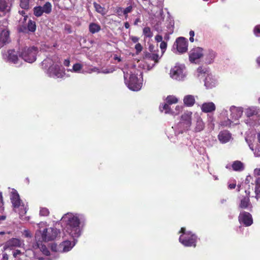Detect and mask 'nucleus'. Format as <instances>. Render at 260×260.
Listing matches in <instances>:
<instances>
[{"mask_svg":"<svg viewBox=\"0 0 260 260\" xmlns=\"http://www.w3.org/2000/svg\"><path fill=\"white\" fill-rule=\"evenodd\" d=\"M62 219L66 223V232L73 238L79 237L81 230L78 217L72 213H68L63 216Z\"/></svg>","mask_w":260,"mask_h":260,"instance_id":"obj_1","label":"nucleus"},{"mask_svg":"<svg viewBox=\"0 0 260 260\" xmlns=\"http://www.w3.org/2000/svg\"><path fill=\"white\" fill-rule=\"evenodd\" d=\"M58 231L56 228H49L44 229L42 231L39 230L36 234V240L39 242H48L54 240L57 237Z\"/></svg>","mask_w":260,"mask_h":260,"instance_id":"obj_2","label":"nucleus"},{"mask_svg":"<svg viewBox=\"0 0 260 260\" xmlns=\"http://www.w3.org/2000/svg\"><path fill=\"white\" fill-rule=\"evenodd\" d=\"M38 52V49L36 47H25L19 49L18 54L24 61L32 63L36 60Z\"/></svg>","mask_w":260,"mask_h":260,"instance_id":"obj_3","label":"nucleus"},{"mask_svg":"<svg viewBox=\"0 0 260 260\" xmlns=\"http://www.w3.org/2000/svg\"><path fill=\"white\" fill-rule=\"evenodd\" d=\"M11 201L15 212H18L22 216L25 214L26 207L20 199V196L16 191L12 192Z\"/></svg>","mask_w":260,"mask_h":260,"instance_id":"obj_4","label":"nucleus"},{"mask_svg":"<svg viewBox=\"0 0 260 260\" xmlns=\"http://www.w3.org/2000/svg\"><path fill=\"white\" fill-rule=\"evenodd\" d=\"M197 236L196 234L191 232H187L184 235H181L179 240V242L185 247H193L197 246Z\"/></svg>","mask_w":260,"mask_h":260,"instance_id":"obj_5","label":"nucleus"},{"mask_svg":"<svg viewBox=\"0 0 260 260\" xmlns=\"http://www.w3.org/2000/svg\"><path fill=\"white\" fill-rule=\"evenodd\" d=\"M251 191L249 186L244 190V194H240L238 197L239 204L238 207L242 209H246L252 208V204L250 201Z\"/></svg>","mask_w":260,"mask_h":260,"instance_id":"obj_6","label":"nucleus"},{"mask_svg":"<svg viewBox=\"0 0 260 260\" xmlns=\"http://www.w3.org/2000/svg\"><path fill=\"white\" fill-rule=\"evenodd\" d=\"M176 47L177 50L180 53L186 52L188 49L187 40L182 37H180L176 39L174 44V47Z\"/></svg>","mask_w":260,"mask_h":260,"instance_id":"obj_7","label":"nucleus"},{"mask_svg":"<svg viewBox=\"0 0 260 260\" xmlns=\"http://www.w3.org/2000/svg\"><path fill=\"white\" fill-rule=\"evenodd\" d=\"M48 72L50 76L57 78H62L65 75L64 69H61L60 66L57 64L51 66L48 69Z\"/></svg>","mask_w":260,"mask_h":260,"instance_id":"obj_8","label":"nucleus"},{"mask_svg":"<svg viewBox=\"0 0 260 260\" xmlns=\"http://www.w3.org/2000/svg\"><path fill=\"white\" fill-rule=\"evenodd\" d=\"M126 83L128 87L133 91L140 90L142 86V83L140 82L137 76L135 74H131L129 76V80Z\"/></svg>","mask_w":260,"mask_h":260,"instance_id":"obj_9","label":"nucleus"},{"mask_svg":"<svg viewBox=\"0 0 260 260\" xmlns=\"http://www.w3.org/2000/svg\"><path fill=\"white\" fill-rule=\"evenodd\" d=\"M238 220L240 223L245 226H249L253 223L252 215L247 212H241L238 216Z\"/></svg>","mask_w":260,"mask_h":260,"instance_id":"obj_10","label":"nucleus"},{"mask_svg":"<svg viewBox=\"0 0 260 260\" xmlns=\"http://www.w3.org/2000/svg\"><path fill=\"white\" fill-rule=\"evenodd\" d=\"M23 245V240L18 238H12L6 242L4 248L5 250L8 249L12 250L17 247H21Z\"/></svg>","mask_w":260,"mask_h":260,"instance_id":"obj_11","label":"nucleus"},{"mask_svg":"<svg viewBox=\"0 0 260 260\" xmlns=\"http://www.w3.org/2000/svg\"><path fill=\"white\" fill-rule=\"evenodd\" d=\"M203 56V49L197 47L190 50L189 53V59L191 62H194L197 59H200Z\"/></svg>","mask_w":260,"mask_h":260,"instance_id":"obj_12","label":"nucleus"},{"mask_svg":"<svg viewBox=\"0 0 260 260\" xmlns=\"http://www.w3.org/2000/svg\"><path fill=\"white\" fill-rule=\"evenodd\" d=\"M192 114L190 111H186L181 116L180 123L186 130H188L191 125Z\"/></svg>","mask_w":260,"mask_h":260,"instance_id":"obj_13","label":"nucleus"},{"mask_svg":"<svg viewBox=\"0 0 260 260\" xmlns=\"http://www.w3.org/2000/svg\"><path fill=\"white\" fill-rule=\"evenodd\" d=\"M245 114L247 117H255L258 120H260V109L256 107L247 108Z\"/></svg>","mask_w":260,"mask_h":260,"instance_id":"obj_14","label":"nucleus"},{"mask_svg":"<svg viewBox=\"0 0 260 260\" xmlns=\"http://www.w3.org/2000/svg\"><path fill=\"white\" fill-rule=\"evenodd\" d=\"M9 0H0V17H3L10 12L11 5Z\"/></svg>","mask_w":260,"mask_h":260,"instance_id":"obj_15","label":"nucleus"},{"mask_svg":"<svg viewBox=\"0 0 260 260\" xmlns=\"http://www.w3.org/2000/svg\"><path fill=\"white\" fill-rule=\"evenodd\" d=\"M9 35V31L6 29H3L0 32V48L9 43L10 40Z\"/></svg>","mask_w":260,"mask_h":260,"instance_id":"obj_16","label":"nucleus"},{"mask_svg":"<svg viewBox=\"0 0 260 260\" xmlns=\"http://www.w3.org/2000/svg\"><path fill=\"white\" fill-rule=\"evenodd\" d=\"M231 116L232 119L237 120L240 118L242 115L243 111L240 108L235 106H232L230 108Z\"/></svg>","mask_w":260,"mask_h":260,"instance_id":"obj_17","label":"nucleus"},{"mask_svg":"<svg viewBox=\"0 0 260 260\" xmlns=\"http://www.w3.org/2000/svg\"><path fill=\"white\" fill-rule=\"evenodd\" d=\"M216 106L213 102L204 103L202 105L201 110L204 113H211L214 111Z\"/></svg>","mask_w":260,"mask_h":260,"instance_id":"obj_18","label":"nucleus"},{"mask_svg":"<svg viewBox=\"0 0 260 260\" xmlns=\"http://www.w3.org/2000/svg\"><path fill=\"white\" fill-rule=\"evenodd\" d=\"M218 138L221 143H225L229 141L231 138V135L228 131H221L219 133Z\"/></svg>","mask_w":260,"mask_h":260,"instance_id":"obj_19","label":"nucleus"},{"mask_svg":"<svg viewBox=\"0 0 260 260\" xmlns=\"http://www.w3.org/2000/svg\"><path fill=\"white\" fill-rule=\"evenodd\" d=\"M195 99L192 95H187L184 97L183 103L186 107H192L195 103Z\"/></svg>","mask_w":260,"mask_h":260,"instance_id":"obj_20","label":"nucleus"},{"mask_svg":"<svg viewBox=\"0 0 260 260\" xmlns=\"http://www.w3.org/2000/svg\"><path fill=\"white\" fill-rule=\"evenodd\" d=\"M217 53L212 49H209L206 55V59L208 63H212L216 57Z\"/></svg>","mask_w":260,"mask_h":260,"instance_id":"obj_21","label":"nucleus"},{"mask_svg":"<svg viewBox=\"0 0 260 260\" xmlns=\"http://www.w3.org/2000/svg\"><path fill=\"white\" fill-rule=\"evenodd\" d=\"M88 29L90 33L94 34L99 32L101 29V27L99 24L92 22L89 24Z\"/></svg>","mask_w":260,"mask_h":260,"instance_id":"obj_22","label":"nucleus"},{"mask_svg":"<svg viewBox=\"0 0 260 260\" xmlns=\"http://www.w3.org/2000/svg\"><path fill=\"white\" fill-rule=\"evenodd\" d=\"M232 167L235 171H241L244 169L243 164L239 160L234 161L232 164Z\"/></svg>","mask_w":260,"mask_h":260,"instance_id":"obj_23","label":"nucleus"},{"mask_svg":"<svg viewBox=\"0 0 260 260\" xmlns=\"http://www.w3.org/2000/svg\"><path fill=\"white\" fill-rule=\"evenodd\" d=\"M59 248L62 249L63 252H67L70 251L72 248V244L71 242L69 241H65L62 242L60 245H59Z\"/></svg>","mask_w":260,"mask_h":260,"instance_id":"obj_24","label":"nucleus"},{"mask_svg":"<svg viewBox=\"0 0 260 260\" xmlns=\"http://www.w3.org/2000/svg\"><path fill=\"white\" fill-rule=\"evenodd\" d=\"M170 105H171L166 102V103L163 104L161 106L160 105L159 109L161 111V112H162L164 110H165V113L166 114H175V112L171 110Z\"/></svg>","mask_w":260,"mask_h":260,"instance_id":"obj_25","label":"nucleus"},{"mask_svg":"<svg viewBox=\"0 0 260 260\" xmlns=\"http://www.w3.org/2000/svg\"><path fill=\"white\" fill-rule=\"evenodd\" d=\"M8 58L10 61L14 63H17L18 60V55L15 54V51L13 50H9L8 51Z\"/></svg>","mask_w":260,"mask_h":260,"instance_id":"obj_26","label":"nucleus"},{"mask_svg":"<svg viewBox=\"0 0 260 260\" xmlns=\"http://www.w3.org/2000/svg\"><path fill=\"white\" fill-rule=\"evenodd\" d=\"M255 186V198L258 201L260 199V178H256Z\"/></svg>","mask_w":260,"mask_h":260,"instance_id":"obj_27","label":"nucleus"},{"mask_svg":"<svg viewBox=\"0 0 260 260\" xmlns=\"http://www.w3.org/2000/svg\"><path fill=\"white\" fill-rule=\"evenodd\" d=\"M205 85L208 88H211L214 86L215 82L209 76H208L205 79Z\"/></svg>","mask_w":260,"mask_h":260,"instance_id":"obj_28","label":"nucleus"},{"mask_svg":"<svg viewBox=\"0 0 260 260\" xmlns=\"http://www.w3.org/2000/svg\"><path fill=\"white\" fill-rule=\"evenodd\" d=\"M42 9L43 13L50 14L52 11V5L50 2H47L42 7Z\"/></svg>","mask_w":260,"mask_h":260,"instance_id":"obj_29","label":"nucleus"},{"mask_svg":"<svg viewBox=\"0 0 260 260\" xmlns=\"http://www.w3.org/2000/svg\"><path fill=\"white\" fill-rule=\"evenodd\" d=\"M93 5L95 11L98 13H100L102 15H104L106 14L105 8L102 7L100 4L96 3V2H94Z\"/></svg>","mask_w":260,"mask_h":260,"instance_id":"obj_30","label":"nucleus"},{"mask_svg":"<svg viewBox=\"0 0 260 260\" xmlns=\"http://www.w3.org/2000/svg\"><path fill=\"white\" fill-rule=\"evenodd\" d=\"M145 57L150 59L152 60H154L155 62H157L158 61L159 56L158 54L156 53H147L145 55Z\"/></svg>","mask_w":260,"mask_h":260,"instance_id":"obj_31","label":"nucleus"},{"mask_svg":"<svg viewBox=\"0 0 260 260\" xmlns=\"http://www.w3.org/2000/svg\"><path fill=\"white\" fill-rule=\"evenodd\" d=\"M27 29L29 31L35 32L36 30V22L31 20H29L27 23Z\"/></svg>","mask_w":260,"mask_h":260,"instance_id":"obj_32","label":"nucleus"},{"mask_svg":"<svg viewBox=\"0 0 260 260\" xmlns=\"http://www.w3.org/2000/svg\"><path fill=\"white\" fill-rule=\"evenodd\" d=\"M166 101L170 105H172L178 103V100L174 95H168L166 99Z\"/></svg>","mask_w":260,"mask_h":260,"instance_id":"obj_33","label":"nucleus"},{"mask_svg":"<svg viewBox=\"0 0 260 260\" xmlns=\"http://www.w3.org/2000/svg\"><path fill=\"white\" fill-rule=\"evenodd\" d=\"M43 12L42 11V7L41 6H37L35 7L34 8V14L37 16V17H40L43 14Z\"/></svg>","mask_w":260,"mask_h":260,"instance_id":"obj_34","label":"nucleus"},{"mask_svg":"<svg viewBox=\"0 0 260 260\" xmlns=\"http://www.w3.org/2000/svg\"><path fill=\"white\" fill-rule=\"evenodd\" d=\"M204 128V123L202 120H198L197 121L195 130L196 132H200Z\"/></svg>","mask_w":260,"mask_h":260,"instance_id":"obj_35","label":"nucleus"},{"mask_svg":"<svg viewBox=\"0 0 260 260\" xmlns=\"http://www.w3.org/2000/svg\"><path fill=\"white\" fill-rule=\"evenodd\" d=\"M143 35L147 38H151L153 36V33L151 31L149 27H145L143 29Z\"/></svg>","mask_w":260,"mask_h":260,"instance_id":"obj_36","label":"nucleus"},{"mask_svg":"<svg viewBox=\"0 0 260 260\" xmlns=\"http://www.w3.org/2000/svg\"><path fill=\"white\" fill-rule=\"evenodd\" d=\"M30 0H20V6L21 8L28 10L29 9V4Z\"/></svg>","mask_w":260,"mask_h":260,"instance_id":"obj_37","label":"nucleus"},{"mask_svg":"<svg viewBox=\"0 0 260 260\" xmlns=\"http://www.w3.org/2000/svg\"><path fill=\"white\" fill-rule=\"evenodd\" d=\"M50 214L48 209L45 207H42L40 210V215L42 216H48Z\"/></svg>","mask_w":260,"mask_h":260,"instance_id":"obj_38","label":"nucleus"},{"mask_svg":"<svg viewBox=\"0 0 260 260\" xmlns=\"http://www.w3.org/2000/svg\"><path fill=\"white\" fill-rule=\"evenodd\" d=\"M133 7L132 6H129L124 9L123 11V14L125 16V18L126 19L128 17V14L132 12Z\"/></svg>","mask_w":260,"mask_h":260,"instance_id":"obj_39","label":"nucleus"},{"mask_svg":"<svg viewBox=\"0 0 260 260\" xmlns=\"http://www.w3.org/2000/svg\"><path fill=\"white\" fill-rule=\"evenodd\" d=\"M22 235L25 238H32V234L28 230H25L22 233Z\"/></svg>","mask_w":260,"mask_h":260,"instance_id":"obj_40","label":"nucleus"},{"mask_svg":"<svg viewBox=\"0 0 260 260\" xmlns=\"http://www.w3.org/2000/svg\"><path fill=\"white\" fill-rule=\"evenodd\" d=\"M254 35L257 37L260 36V25L255 26L253 29Z\"/></svg>","mask_w":260,"mask_h":260,"instance_id":"obj_41","label":"nucleus"},{"mask_svg":"<svg viewBox=\"0 0 260 260\" xmlns=\"http://www.w3.org/2000/svg\"><path fill=\"white\" fill-rule=\"evenodd\" d=\"M82 68L80 63H77L73 65V70L75 72L79 71Z\"/></svg>","mask_w":260,"mask_h":260,"instance_id":"obj_42","label":"nucleus"},{"mask_svg":"<svg viewBox=\"0 0 260 260\" xmlns=\"http://www.w3.org/2000/svg\"><path fill=\"white\" fill-rule=\"evenodd\" d=\"M4 202L3 199L2 193L0 192V212L4 211Z\"/></svg>","mask_w":260,"mask_h":260,"instance_id":"obj_43","label":"nucleus"},{"mask_svg":"<svg viewBox=\"0 0 260 260\" xmlns=\"http://www.w3.org/2000/svg\"><path fill=\"white\" fill-rule=\"evenodd\" d=\"M167 47V42L163 41L161 42L160 44V48L162 50V52H164L165 50L166 49Z\"/></svg>","mask_w":260,"mask_h":260,"instance_id":"obj_44","label":"nucleus"},{"mask_svg":"<svg viewBox=\"0 0 260 260\" xmlns=\"http://www.w3.org/2000/svg\"><path fill=\"white\" fill-rule=\"evenodd\" d=\"M135 49L136 50L137 53H139L142 50L143 47L140 43H137L135 45Z\"/></svg>","mask_w":260,"mask_h":260,"instance_id":"obj_45","label":"nucleus"},{"mask_svg":"<svg viewBox=\"0 0 260 260\" xmlns=\"http://www.w3.org/2000/svg\"><path fill=\"white\" fill-rule=\"evenodd\" d=\"M18 255H21L23 256L24 255V254L22 253L20 250H16L13 252V255L14 257H17Z\"/></svg>","mask_w":260,"mask_h":260,"instance_id":"obj_46","label":"nucleus"},{"mask_svg":"<svg viewBox=\"0 0 260 260\" xmlns=\"http://www.w3.org/2000/svg\"><path fill=\"white\" fill-rule=\"evenodd\" d=\"M172 74L173 76H178L181 72V71L179 70L178 68H176V69H174L172 71Z\"/></svg>","mask_w":260,"mask_h":260,"instance_id":"obj_47","label":"nucleus"},{"mask_svg":"<svg viewBox=\"0 0 260 260\" xmlns=\"http://www.w3.org/2000/svg\"><path fill=\"white\" fill-rule=\"evenodd\" d=\"M189 36H190L189 41L191 42H193V41H194L193 37L194 36V32L193 30H191L189 31Z\"/></svg>","mask_w":260,"mask_h":260,"instance_id":"obj_48","label":"nucleus"},{"mask_svg":"<svg viewBox=\"0 0 260 260\" xmlns=\"http://www.w3.org/2000/svg\"><path fill=\"white\" fill-rule=\"evenodd\" d=\"M155 40L157 42H160L161 43V42H163V41H162V37L161 35H157L155 37Z\"/></svg>","mask_w":260,"mask_h":260,"instance_id":"obj_49","label":"nucleus"},{"mask_svg":"<svg viewBox=\"0 0 260 260\" xmlns=\"http://www.w3.org/2000/svg\"><path fill=\"white\" fill-rule=\"evenodd\" d=\"M123 8H121V7H118L117 8L116 10V13H117V14L119 15V16H121L122 13H123Z\"/></svg>","mask_w":260,"mask_h":260,"instance_id":"obj_50","label":"nucleus"},{"mask_svg":"<svg viewBox=\"0 0 260 260\" xmlns=\"http://www.w3.org/2000/svg\"><path fill=\"white\" fill-rule=\"evenodd\" d=\"M254 174L256 176V178H260V168L258 169H255L254 170Z\"/></svg>","mask_w":260,"mask_h":260,"instance_id":"obj_51","label":"nucleus"},{"mask_svg":"<svg viewBox=\"0 0 260 260\" xmlns=\"http://www.w3.org/2000/svg\"><path fill=\"white\" fill-rule=\"evenodd\" d=\"M236 186V182H233L232 183H230L228 185V187L230 189H234Z\"/></svg>","mask_w":260,"mask_h":260,"instance_id":"obj_52","label":"nucleus"},{"mask_svg":"<svg viewBox=\"0 0 260 260\" xmlns=\"http://www.w3.org/2000/svg\"><path fill=\"white\" fill-rule=\"evenodd\" d=\"M63 64L66 67H69L70 64V61L69 59H65L63 61Z\"/></svg>","mask_w":260,"mask_h":260,"instance_id":"obj_53","label":"nucleus"},{"mask_svg":"<svg viewBox=\"0 0 260 260\" xmlns=\"http://www.w3.org/2000/svg\"><path fill=\"white\" fill-rule=\"evenodd\" d=\"M131 40L134 43H136L138 42L139 38L137 37L133 36L131 38Z\"/></svg>","mask_w":260,"mask_h":260,"instance_id":"obj_54","label":"nucleus"},{"mask_svg":"<svg viewBox=\"0 0 260 260\" xmlns=\"http://www.w3.org/2000/svg\"><path fill=\"white\" fill-rule=\"evenodd\" d=\"M19 13L21 15H22L24 17V20H25L26 19V18H27V16L26 15H25V12L24 10H22V11H19Z\"/></svg>","mask_w":260,"mask_h":260,"instance_id":"obj_55","label":"nucleus"},{"mask_svg":"<svg viewBox=\"0 0 260 260\" xmlns=\"http://www.w3.org/2000/svg\"><path fill=\"white\" fill-rule=\"evenodd\" d=\"M8 255L6 253H3L2 260H8Z\"/></svg>","mask_w":260,"mask_h":260,"instance_id":"obj_56","label":"nucleus"},{"mask_svg":"<svg viewBox=\"0 0 260 260\" xmlns=\"http://www.w3.org/2000/svg\"><path fill=\"white\" fill-rule=\"evenodd\" d=\"M187 232H186V229L185 228H181L180 231H179V233H182V235H184L185 234H186Z\"/></svg>","mask_w":260,"mask_h":260,"instance_id":"obj_57","label":"nucleus"},{"mask_svg":"<svg viewBox=\"0 0 260 260\" xmlns=\"http://www.w3.org/2000/svg\"><path fill=\"white\" fill-rule=\"evenodd\" d=\"M182 109V107L181 106H177L176 107V110L177 111V112L175 113V114H177L180 111H181Z\"/></svg>","mask_w":260,"mask_h":260,"instance_id":"obj_58","label":"nucleus"},{"mask_svg":"<svg viewBox=\"0 0 260 260\" xmlns=\"http://www.w3.org/2000/svg\"><path fill=\"white\" fill-rule=\"evenodd\" d=\"M207 70L206 69L205 70V71H204V70L202 69V67H199L198 69V72H199L200 73H205L207 72Z\"/></svg>","mask_w":260,"mask_h":260,"instance_id":"obj_59","label":"nucleus"},{"mask_svg":"<svg viewBox=\"0 0 260 260\" xmlns=\"http://www.w3.org/2000/svg\"><path fill=\"white\" fill-rule=\"evenodd\" d=\"M141 22L140 18H137V19H135V20L134 22V24L135 25H137L138 24V22Z\"/></svg>","mask_w":260,"mask_h":260,"instance_id":"obj_60","label":"nucleus"},{"mask_svg":"<svg viewBox=\"0 0 260 260\" xmlns=\"http://www.w3.org/2000/svg\"><path fill=\"white\" fill-rule=\"evenodd\" d=\"M65 29L66 30L68 31V32L69 33V34H71L72 32V29L70 27V26H66V27H65Z\"/></svg>","mask_w":260,"mask_h":260,"instance_id":"obj_61","label":"nucleus"},{"mask_svg":"<svg viewBox=\"0 0 260 260\" xmlns=\"http://www.w3.org/2000/svg\"><path fill=\"white\" fill-rule=\"evenodd\" d=\"M124 27L127 29L129 28L130 27L129 24L128 22H125L124 23Z\"/></svg>","mask_w":260,"mask_h":260,"instance_id":"obj_62","label":"nucleus"},{"mask_svg":"<svg viewBox=\"0 0 260 260\" xmlns=\"http://www.w3.org/2000/svg\"><path fill=\"white\" fill-rule=\"evenodd\" d=\"M6 219V216L0 215V221L4 220Z\"/></svg>","mask_w":260,"mask_h":260,"instance_id":"obj_63","label":"nucleus"},{"mask_svg":"<svg viewBox=\"0 0 260 260\" xmlns=\"http://www.w3.org/2000/svg\"><path fill=\"white\" fill-rule=\"evenodd\" d=\"M256 62L258 64V65L260 67V56L257 58Z\"/></svg>","mask_w":260,"mask_h":260,"instance_id":"obj_64","label":"nucleus"}]
</instances>
